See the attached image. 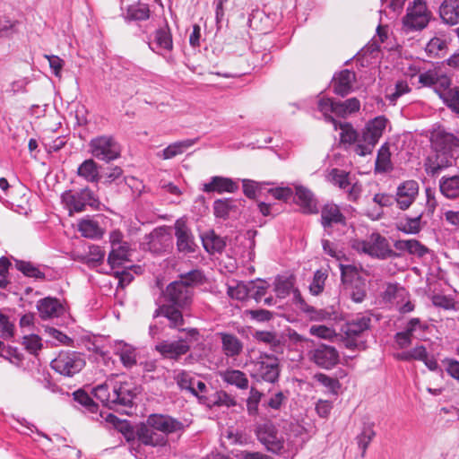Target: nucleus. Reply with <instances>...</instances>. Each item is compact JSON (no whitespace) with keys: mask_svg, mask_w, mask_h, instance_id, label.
Segmentation results:
<instances>
[{"mask_svg":"<svg viewBox=\"0 0 459 459\" xmlns=\"http://www.w3.org/2000/svg\"><path fill=\"white\" fill-rule=\"evenodd\" d=\"M268 284L265 281L257 279L255 281H250L247 282V292L249 298L259 301L266 293Z\"/></svg>","mask_w":459,"mask_h":459,"instance_id":"obj_55","label":"nucleus"},{"mask_svg":"<svg viewBox=\"0 0 459 459\" xmlns=\"http://www.w3.org/2000/svg\"><path fill=\"white\" fill-rule=\"evenodd\" d=\"M360 245L364 253L374 257L385 259L396 255L390 248L388 240L379 233H372L368 239L361 241Z\"/></svg>","mask_w":459,"mask_h":459,"instance_id":"obj_14","label":"nucleus"},{"mask_svg":"<svg viewBox=\"0 0 459 459\" xmlns=\"http://www.w3.org/2000/svg\"><path fill=\"white\" fill-rule=\"evenodd\" d=\"M78 230L82 237L88 238H100L103 234L98 222L92 220H82L78 224Z\"/></svg>","mask_w":459,"mask_h":459,"instance_id":"obj_48","label":"nucleus"},{"mask_svg":"<svg viewBox=\"0 0 459 459\" xmlns=\"http://www.w3.org/2000/svg\"><path fill=\"white\" fill-rule=\"evenodd\" d=\"M61 199L70 214L73 212H82L85 211L87 206L98 208L100 205L97 195L89 186L77 191H65L61 195Z\"/></svg>","mask_w":459,"mask_h":459,"instance_id":"obj_9","label":"nucleus"},{"mask_svg":"<svg viewBox=\"0 0 459 459\" xmlns=\"http://www.w3.org/2000/svg\"><path fill=\"white\" fill-rule=\"evenodd\" d=\"M429 20V16L420 18L411 13H407L403 18V24L406 31L421 30L428 26Z\"/></svg>","mask_w":459,"mask_h":459,"instance_id":"obj_46","label":"nucleus"},{"mask_svg":"<svg viewBox=\"0 0 459 459\" xmlns=\"http://www.w3.org/2000/svg\"><path fill=\"white\" fill-rule=\"evenodd\" d=\"M199 403L209 408L221 406L230 408L236 405L235 399L227 392L222 390L216 391L215 393L209 395L202 394L199 397Z\"/></svg>","mask_w":459,"mask_h":459,"instance_id":"obj_27","label":"nucleus"},{"mask_svg":"<svg viewBox=\"0 0 459 459\" xmlns=\"http://www.w3.org/2000/svg\"><path fill=\"white\" fill-rule=\"evenodd\" d=\"M431 148L433 152L454 154L459 148V138L451 133L437 132L431 137Z\"/></svg>","mask_w":459,"mask_h":459,"instance_id":"obj_23","label":"nucleus"},{"mask_svg":"<svg viewBox=\"0 0 459 459\" xmlns=\"http://www.w3.org/2000/svg\"><path fill=\"white\" fill-rule=\"evenodd\" d=\"M187 427L188 424L169 414L152 413L142 422L140 436L145 446L164 447L169 435L181 436Z\"/></svg>","mask_w":459,"mask_h":459,"instance_id":"obj_1","label":"nucleus"},{"mask_svg":"<svg viewBox=\"0 0 459 459\" xmlns=\"http://www.w3.org/2000/svg\"><path fill=\"white\" fill-rule=\"evenodd\" d=\"M252 377L270 384L278 382L281 374L280 359L273 354L260 352L252 361Z\"/></svg>","mask_w":459,"mask_h":459,"instance_id":"obj_6","label":"nucleus"},{"mask_svg":"<svg viewBox=\"0 0 459 459\" xmlns=\"http://www.w3.org/2000/svg\"><path fill=\"white\" fill-rule=\"evenodd\" d=\"M375 436L376 432L373 429V424L364 425L361 433L357 436V443L361 450V457L365 456L367 448Z\"/></svg>","mask_w":459,"mask_h":459,"instance_id":"obj_50","label":"nucleus"},{"mask_svg":"<svg viewBox=\"0 0 459 459\" xmlns=\"http://www.w3.org/2000/svg\"><path fill=\"white\" fill-rule=\"evenodd\" d=\"M174 379L180 390L188 391L192 395L199 400L202 394L197 393L195 387V378L193 377L190 373L186 370H180L175 377Z\"/></svg>","mask_w":459,"mask_h":459,"instance_id":"obj_42","label":"nucleus"},{"mask_svg":"<svg viewBox=\"0 0 459 459\" xmlns=\"http://www.w3.org/2000/svg\"><path fill=\"white\" fill-rule=\"evenodd\" d=\"M14 324L10 321L8 316L0 310V337L10 340L14 336Z\"/></svg>","mask_w":459,"mask_h":459,"instance_id":"obj_59","label":"nucleus"},{"mask_svg":"<svg viewBox=\"0 0 459 459\" xmlns=\"http://www.w3.org/2000/svg\"><path fill=\"white\" fill-rule=\"evenodd\" d=\"M177 249L179 253L191 254L198 247L191 230L182 219L177 220L174 224Z\"/></svg>","mask_w":459,"mask_h":459,"instance_id":"obj_15","label":"nucleus"},{"mask_svg":"<svg viewBox=\"0 0 459 459\" xmlns=\"http://www.w3.org/2000/svg\"><path fill=\"white\" fill-rule=\"evenodd\" d=\"M439 16L448 25L459 23V0H444L439 6Z\"/></svg>","mask_w":459,"mask_h":459,"instance_id":"obj_29","label":"nucleus"},{"mask_svg":"<svg viewBox=\"0 0 459 459\" xmlns=\"http://www.w3.org/2000/svg\"><path fill=\"white\" fill-rule=\"evenodd\" d=\"M204 281V275L200 270H191L186 273H181L177 282H182L194 290V287L202 284Z\"/></svg>","mask_w":459,"mask_h":459,"instance_id":"obj_52","label":"nucleus"},{"mask_svg":"<svg viewBox=\"0 0 459 459\" xmlns=\"http://www.w3.org/2000/svg\"><path fill=\"white\" fill-rule=\"evenodd\" d=\"M13 262L15 268L25 277L41 281L46 279V273L40 269L39 265H36L30 261H24L16 258H13Z\"/></svg>","mask_w":459,"mask_h":459,"instance_id":"obj_38","label":"nucleus"},{"mask_svg":"<svg viewBox=\"0 0 459 459\" xmlns=\"http://www.w3.org/2000/svg\"><path fill=\"white\" fill-rule=\"evenodd\" d=\"M123 169L118 166L107 167L100 169V173L98 180V185L109 186L112 184L118 185L124 181Z\"/></svg>","mask_w":459,"mask_h":459,"instance_id":"obj_37","label":"nucleus"},{"mask_svg":"<svg viewBox=\"0 0 459 459\" xmlns=\"http://www.w3.org/2000/svg\"><path fill=\"white\" fill-rule=\"evenodd\" d=\"M238 181L233 180L230 178L221 176H213L210 178V181L204 183L202 187V191L204 193H235L238 190Z\"/></svg>","mask_w":459,"mask_h":459,"instance_id":"obj_22","label":"nucleus"},{"mask_svg":"<svg viewBox=\"0 0 459 459\" xmlns=\"http://www.w3.org/2000/svg\"><path fill=\"white\" fill-rule=\"evenodd\" d=\"M198 138L195 139H186L183 141L175 142L169 146H167L163 151L160 157L164 160L172 159L179 154H182L186 149L193 146Z\"/></svg>","mask_w":459,"mask_h":459,"instance_id":"obj_41","label":"nucleus"},{"mask_svg":"<svg viewBox=\"0 0 459 459\" xmlns=\"http://www.w3.org/2000/svg\"><path fill=\"white\" fill-rule=\"evenodd\" d=\"M356 80V74L352 70L344 69L335 73L331 81L333 92L337 96L346 97L353 91V83Z\"/></svg>","mask_w":459,"mask_h":459,"instance_id":"obj_17","label":"nucleus"},{"mask_svg":"<svg viewBox=\"0 0 459 459\" xmlns=\"http://www.w3.org/2000/svg\"><path fill=\"white\" fill-rule=\"evenodd\" d=\"M240 200H234L232 198L216 199L213 202V214L216 218L227 220L231 212H236L238 210V203Z\"/></svg>","mask_w":459,"mask_h":459,"instance_id":"obj_35","label":"nucleus"},{"mask_svg":"<svg viewBox=\"0 0 459 459\" xmlns=\"http://www.w3.org/2000/svg\"><path fill=\"white\" fill-rule=\"evenodd\" d=\"M453 74L443 70L442 65L435 66L419 74V82L433 88L443 103L454 113L459 115V87L451 88Z\"/></svg>","mask_w":459,"mask_h":459,"instance_id":"obj_2","label":"nucleus"},{"mask_svg":"<svg viewBox=\"0 0 459 459\" xmlns=\"http://www.w3.org/2000/svg\"><path fill=\"white\" fill-rule=\"evenodd\" d=\"M223 353L229 358L238 356L243 351V342L233 333H218Z\"/></svg>","mask_w":459,"mask_h":459,"instance_id":"obj_28","label":"nucleus"},{"mask_svg":"<svg viewBox=\"0 0 459 459\" xmlns=\"http://www.w3.org/2000/svg\"><path fill=\"white\" fill-rule=\"evenodd\" d=\"M243 193L249 199H255L257 193H261L264 186L270 185L269 182H256L251 179H242Z\"/></svg>","mask_w":459,"mask_h":459,"instance_id":"obj_57","label":"nucleus"},{"mask_svg":"<svg viewBox=\"0 0 459 459\" xmlns=\"http://www.w3.org/2000/svg\"><path fill=\"white\" fill-rule=\"evenodd\" d=\"M73 398L89 412L95 413L98 411L99 405L93 401V399L85 390L81 388L74 391L73 393Z\"/></svg>","mask_w":459,"mask_h":459,"instance_id":"obj_49","label":"nucleus"},{"mask_svg":"<svg viewBox=\"0 0 459 459\" xmlns=\"http://www.w3.org/2000/svg\"><path fill=\"white\" fill-rule=\"evenodd\" d=\"M371 324V317L362 314H358L348 319L342 326V332L344 334V346L349 350L365 349V341L359 339L370 329Z\"/></svg>","mask_w":459,"mask_h":459,"instance_id":"obj_4","label":"nucleus"},{"mask_svg":"<svg viewBox=\"0 0 459 459\" xmlns=\"http://www.w3.org/2000/svg\"><path fill=\"white\" fill-rule=\"evenodd\" d=\"M181 307L170 304H162L153 312L152 318L163 316L169 321V327L171 329H179L185 325V319Z\"/></svg>","mask_w":459,"mask_h":459,"instance_id":"obj_20","label":"nucleus"},{"mask_svg":"<svg viewBox=\"0 0 459 459\" xmlns=\"http://www.w3.org/2000/svg\"><path fill=\"white\" fill-rule=\"evenodd\" d=\"M128 246L121 241H113L112 247L108 256V263L111 270L119 267L127 261Z\"/></svg>","mask_w":459,"mask_h":459,"instance_id":"obj_32","label":"nucleus"},{"mask_svg":"<svg viewBox=\"0 0 459 459\" xmlns=\"http://www.w3.org/2000/svg\"><path fill=\"white\" fill-rule=\"evenodd\" d=\"M360 108V101L356 97L347 99L346 100H335L333 98L322 97L317 101V109L323 114L325 120L337 128V121L335 116L346 118L348 116L356 113Z\"/></svg>","mask_w":459,"mask_h":459,"instance_id":"obj_3","label":"nucleus"},{"mask_svg":"<svg viewBox=\"0 0 459 459\" xmlns=\"http://www.w3.org/2000/svg\"><path fill=\"white\" fill-rule=\"evenodd\" d=\"M91 394L96 399L100 401L104 406L110 409L112 397L107 384H101L92 388Z\"/></svg>","mask_w":459,"mask_h":459,"instance_id":"obj_58","label":"nucleus"},{"mask_svg":"<svg viewBox=\"0 0 459 459\" xmlns=\"http://www.w3.org/2000/svg\"><path fill=\"white\" fill-rule=\"evenodd\" d=\"M446 48V40L440 38H433L427 44L425 50L429 57H437L440 52Z\"/></svg>","mask_w":459,"mask_h":459,"instance_id":"obj_63","label":"nucleus"},{"mask_svg":"<svg viewBox=\"0 0 459 459\" xmlns=\"http://www.w3.org/2000/svg\"><path fill=\"white\" fill-rule=\"evenodd\" d=\"M422 214L411 218L406 216L396 224V229L405 234L416 235L421 230L420 220Z\"/></svg>","mask_w":459,"mask_h":459,"instance_id":"obj_47","label":"nucleus"},{"mask_svg":"<svg viewBox=\"0 0 459 459\" xmlns=\"http://www.w3.org/2000/svg\"><path fill=\"white\" fill-rule=\"evenodd\" d=\"M395 249L407 252L418 257H423L429 253V248L417 239H399L394 243Z\"/></svg>","mask_w":459,"mask_h":459,"instance_id":"obj_34","label":"nucleus"},{"mask_svg":"<svg viewBox=\"0 0 459 459\" xmlns=\"http://www.w3.org/2000/svg\"><path fill=\"white\" fill-rule=\"evenodd\" d=\"M378 141L379 138L377 136L363 128L359 134V143L355 145L354 152L361 157L371 154Z\"/></svg>","mask_w":459,"mask_h":459,"instance_id":"obj_33","label":"nucleus"},{"mask_svg":"<svg viewBox=\"0 0 459 459\" xmlns=\"http://www.w3.org/2000/svg\"><path fill=\"white\" fill-rule=\"evenodd\" d=\"M83 354L74 351H61L50 362V367L56 373L72 377L85 367Z\"/></svg>","mask_w":459,"mask_h":459,"instance_id":"obj_8","label":"nucleus"},{"mask_svg":"<svg viewBox=\"0 0 459 459\" xmlns=\"http://www.w3.org/2000/svg\"><path fill=\"white\" fill-rule=\"evenodd\" d=\"M150 17V8L147 4L136 3L130 4L125 14L128 21H145Z\"/></svg>","mask_w":459,"mask_h":459,"instance_id":"obj_43","label":"nucleus"},{"mask_svg":"<svg viewBox=\"0 0 459 459\" xmlns=\"http://www.w3.org/2000/svg\"><path fill=\"white\" fill-rule=\"evenodd\" d=\"M1 357L8 360L10 363L15 365L16 367H21L24 359L23 354L20 352L16 347L10 345L5 346Z\"/></svg>","mask_w":459,"mask_h":459,"instance_id":"obj_62","label":"nucleus"},{"mask_svg":"<svg viewBox=\"0 0 459 459\" xmlns=\"http://www.w3.org/2000/svg\"><path fill=\"white\" fill-rule=\"evenodd\" d=\"M314 377L319 384L328 388V390L333 394H336L337 390L341 387V384L337 378L329 377L324 373H317Z\"/></svg>","mask_w":459,"mask_h":459,"instance_id":"obj_64","label":"nucleus"},{"mask_svg":"<svg viewBox=\"0 0 459 459\" xmlns=\"http://www.w3.org/2000/svg\"><path fill=\"white\" fill-rule=\"evenodd\" d=\"M393 170V164L391 161V153L389 143H385L381 145L377 152V156L375 162V171L379 173H386Z\"/></svg>","mask_w":459,"mask_h":459,"instance_id":"obj_39","label":"nucleus"},{"mask_svg":"<svg viewBox=\"0 0 459 459\" xmlns=\"http://www.w3.org/2000/svg\"><path fill=\"white\" fill-rule=\"evenodd\" d=\"M142 422L137 424L135 427H132L129 430L123 434V437L127 443L131 444V450L139 451L141 445H143V439L140 436V429Z\"/></svg>","mask_w":459,"mask_h":459,"instance_id":"obj_56","label":"nucleus"},{"mask_svg":"<svg viewBox=\"0 0 459 459\" xmlns=\"http://www.w3.org/2000/svg\"><path fill=\"white\" fill-rule=\"evenodd\" d=\"M341 280L344 290L355 303H361L367 297L366 280L353 264H340Z\"/></svg>","mask_w":459,"mask_h":459,"instance_id":"obj_5","label":"nucleus"},{"mask_svg":"<svg viewBox=\"0 0 459 459\" xmlns=\"http://www.w3.org/2000/svg\"><path fill=\"white\" fill-rule=\"evenodd\" d=\"M334 224L345 226L346 218L338 205L333 204H325L321 210V225L325 230H328Z\"/></svg>","mask_w":459,"mask_h":459,"instance_id":"obj_26","label":"nucleus"},{"mask_svg":"<svg viewBox=\"0 0 459 459\" xmlns=\"http://www.w3.org/2000/svg\"><path fill=\"white\" fill-rule=\"evenodd\" d=\"M89 152L98 160L109 163L121 156V147L113 135H99L89 142Z\"/></svg>","mask_w":459,"mask_h":459,"instance_id":"obj_7","label":"nucleus"},{"mask_svg":"<svg viewBox=\"0 0 459 459\" xmlns=\"http://www.w3.org/2000/svg\"><path fill=\"white\" fill-rule=\"evenodd\" d=\"M101 166H100L93 159L83 160L77 168V176L85 179L89 183L98 185Z\"/></svg>","mask_w":459,"mask_h":459,"instance_id":"obj_31","label":"nucleus"},{"mask_svg":"<svg viewBox=\"0 0 459 459\" xmlns=\"http://www.w3.org/2000/svg\"><path fill=\"white\" fill-rule=\"evenodd\" d=\"M224 380L228 384L236 385L240 389H247L248 387V379L246 374L240 370L232 369L227 371L224 375Z\"/></svg>","mask_w":459,"mask_h":459,"instance_id":"obj_51","label":"nucleus"},{"mask_svg":"<svg viewBox=\"0 0 459 459\" xmlns=\"http://www.w3.org/2000/svg\"><path fill=\"white\" fill-rule=\"evenodd\" d=\"M201 239L204 248L210 254L221 253L226 247L224 238L217 235L213 230L203 234Z\"/></svg>","mask_w":459,"mask_h":459,"instance_id":"obj_36","label":"nucleus"},{"mask_svg":"<svg viewBox=\"0 0 459 459\" xmlns=\"http://www.w3.org/2000/svg\"><path fill=\"white\" fill-rule=\"evenodd\" d=\"M194 290L182 282H170L164 292L168 304L177 306L182 309L188 308L193 302Z\"/></svg>","mask_w":459,"mask_h":459,"instance_id":"obj_12","label":"nucleus"},{"mask_svg":"<svg viewBox=\"0 0 459 459\" xmlns=\"http://www.w3.org/2000/svg\"><path fill=\"white\" fill-rule=\"evenodd\" d=\"M37 309L43 320L60 316L64 312V307L57 298L46 297L37 302Z\"/></svg>","mask_w":459,"mask_h":459,"instance_id":"obj_25","label":"nucleus"},{"mask_svg":"<svg viewBox=\"0 0 459 459\" xmlns=\"http://www.w3.org/2000/svg\"><path fill=\"white\" fill-rule=\"evenodd\" d=\"M309 359L317 367L332 369L340 360V355L335 347L325 343L316 344L308 352Z\"/></svg>","mask_w":459,"mask_h":459,"instance_id":"obj_13","label":"nucleus"},{"mask_svg":"<svg viewBox=\"0 0 459 459\" xmlns=\"http://www.w3.org/2000/svg\"><path fill=\"white\" fill-rule=\"evenodd\" d=\"M263 394L255 387H251L249 396L247 400V412L251 416H255L258 413V404L261 401Z\"/></svg>","mask_w":459,"mask_h":459,"instance_id":"obj_60","label":"nucleus"},{"mask_svg":"<svg viewBox=\"0 0 459 459\" xmlns=\"http://www.w3.org/2000/svg\"><path fill=\"white\" fill-rule=\"evenodd\" d=\"M441 194L449 199L459 197V176L442 177L439 180Z\"/></svg>","mask_w":459,"mask_h":459,"instance_id":"obj_40","label":"nucleus"},{"mask_svg":"<svg viewBox=\"0 0 459 459\" xmlns=\"http://www.w3.org/2000/svg\"><path fill=\"white\" fill-rule=\"evenodd\" d=\"M340 127L342 132L340 134L341 142L343 143L352 144L356 142L359 143V134L355 130L351 123H337V127Z\"/></svg>","mask_w":459,"mask_h":459,"instance_id":"obj_53","label":"nucleus"},{"mask_svg":"<svg viewBox=\"0 0 459 459\" xmlns=\"http://www.w3.org/2000/svg\"><path fill=\"white\" fill-rule=\"evenodd\" d=\"M454 160V154L433 152V154L429 155L425 160V171L429 176L436 177L444 169L453 166Z\"/></svg>","mask_w":459,"mask_h":459,"instance_id":"obj_18","label":"nucleus"},{"mask_svg":"<svg viewBox=\"0 0 459 459\" xmlns=\"http://www.w3.org/2000/svg\"><path fill=\"white\" fill-rule=\"evenodd\" d=\"M140 393L141 387L132 380L116 381L111 391L110 409L114 410L118 406L132 408Z\"/></svg>","mask_w":459,"mask_h":459,"instance_id":"obj_10","label":"nucleus"},{"mask_svg":"<svg viewBox=\"0 0 459 459\" xmlns=\"http://www.w3.org/2000/svg\"><path fill=\"white\" fill-rule=\"evenodd\" d=\"M152 37V39H149L148 46L152 52L161 54V51L170 52L173 49L172 33L168 22L155 30Z\"/></svg>","mask_w":459,"mask_h":459,"instance_id":"obj_16","label":"nucleus"},{"mask_svg":"<svg viewBox=\"0 0 459 459\" xmlns=\"http://www.w3.org/2000/svg\"><path fill=\"white\" fill-rule=\"evenodd\" d=\"M419 193V184L415 180H407L399 185L396 192V203L401 210H407L415 201Z\"/></svg>","mask_w":459,"mask_h":459,"instance_id":"obj_21","label":"nucleus"},{"mask_svg":"<svg viewBox=\"0 0 459 459\" xmlns=\"http://www.w3.org/2000/svg\"><path fill=\"white\" fill-rule=\"evenodd\" d=\"M253 338L259 342L268 344L274 352H278L281 349V342L275 332L255 331L253 333Z\"/></svg>","mask_w":459,"mask_h":459,"instance_id":"obj_44","label":"nucleus"},{"mask_svg":"<svg viewBox=\"0 0 459 459\" xmlns=\"http://www.w3.org/2000/svg\"><path fill=\"white\" fill-rule=\"evenodd\" d=\"M295 189L292 200L300 206L302 212L307 214L317 213V201L313 193L303 186H298Z\"/></svg>","mask_w":459,"mask_h":459,"instance_id":"obj_24","label":"nucleus"},{"mask_svg":"<svg viewBox=\"0 0 459 459\" xmlns=\"http://www.w3.org/2000/svg\"><path fill=\"white\" fill-rule=\"evenodd\" d=\"M388 123V119L385 116H378L373 119H370L365 126L368 133L374 134L379 139L382 137L384 131Z\"/></svg>","mask_w":459,"mask_h":459,"instance_id":"obj_54","label":"nucleus"},{"mask_svg":"<svg viewBox=\"0 0 459 459\" xmlns=\"http://www.w3.org/2000/svg\"><path fill=\"white\" fill-rule=\"evenodd\" d=\"M116 353L119 356L121 363L126 368H132L136 365V352L133 346L121 342Z\"/></svg>","mask_w":459,"mask_h":459,"instance_id":"obj_45","label":"nucleus"},{"mask_svg":"<svg viewBox=\"0 0 459 459\" xmlns=\"http://www.w3.org/2000/svg\"><path fill=\"white\" fill-rule=\"evenodd\" d=\"M144 238L151 251L160 252L165 247V244L170 240V236L165 226H162L155 228Z\"/></svg>","mask_w":459,"mask_h":459,"instance_id":"obj_30","label":"nucleus"},{"mask_svg":"<svg viewBox=\"0 0 459 459\" xmlns=\"http://www.w3.org/2000/svg\"><path fill=\"white\" fill-rule=\"evenodd\" d=\"M154 350L164 359L178 360L190 351V345L185 344L184 341L179 339L172 342L162 341L155 345Z\"/></svg>","mask_w":459,"mask_h":459,"instance_id":"obj_19","label":"nucleus"},{"mask_svg":"<svg viewBox=\"0 0 459 459\" xmlns=\"http://www.w3.org/2000/svg\"><path fill=\"white\" fill-rule=\"evenodd\" d=\"M258 441L264 446L268 452L280 455L284 451V439L279 435L277 428L272 422H264L255 429Z\"/></svg>","mask_w":459,"mask_h":459,"instance_id":"obj_11","label":"nucleus"},{"mask_svg":"<svg viewBox=\"0 0 459 459\" xmlns=\"http://www.w3.org/2000/svg\"><path fill=\"white\" fill-rule=\"evenodd\" d=\"M327 279V274L321 271L317 270L315 272L313 280L309 285V290L313 295H319L323 292L325 288V282Z\"/></svg>","mask_w":459,"mask_h":459,"instance_id":"obj_61","label":"nucleus"}]
</instances>
